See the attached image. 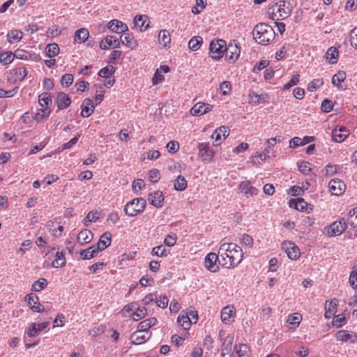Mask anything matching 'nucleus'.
<instances>
[{
	"label": "nucleus",
	"instance_id": "28",
	"mask_svg": "<svg viewBox=\"0 0 357 357\" xmlns=\"http://www.w3.org/2000/svg\"><path fill=\"white\" fill-rule=\"evenodd\" d=\"M346 79V73L344 71H339L333 76L332 83L339 89H342V82Z\"/></svg>",
	"mask_w": 357,
	"mask_h": 357
},
{
	"label": "nucleus",
	"instance_id": "41",
	"mask_svg": "<svg viewBox=\"0 0 357 357\" xmlns=\"http://www.w3.org/2000/svg\"><path fill=\"white\" fill-rule=\"evenodd\" d=\"M187 188V181L185 177L179 175L177 176L176 179V182L174 183V188L178 191H183Z\"/></svg>",
	"mask_w": 357,
	"mask_h": 357
},
{
	"label": "nucleus",
	"instance_id": "25",
	"mask_svg": "<svg viewBox=\"0 0 357 357\" xmlns=\"http://www.w3.org/2000/svg\"><path fill=\"white\" fill-rule=\"evenodd\" d=\"M235 311L233 307H225L221 312V320L225 324L231 322V319L234 317Z\"/></svg>",
	"mask_w": 357,
	"mask_h": 357
},
{
	"label": "nucleus",
	"instance_id": "43",
	"mask_svg": "<svg viewBox=\"0 0 357 357\" xmlns=\"http://www.w3.org/2000/svg\"><path fill=\"white\" fill-rule=\"evenodd\" d=\"M228 128L227 126H220L211 135V137L215 139L216 145L220 144L221 142L222 132H227Z\"/></svg>",
	"mask_w": 357,
	"mask_h": 357
},
{
	"label": "nucleus",
	"instance_id": "64",
	"mask_svg": "<svg viewBox=\"0 0 357 357\" xmlns=\"http://www.w3.org/2000/svg\"><path fill=\"white\" fill-rule=\"evenodd\" d=\"M351 45L357 49V27L351 30L350 33Z\"/></svg>",
	"mask_w": 357,
	"mask_h": 357
},
{
	"label": "nucleus",
	"instance_id": "56",
	"mask_svg": "<svg viewBox=\"0 0 357 357\" xmlns=\"http://www.w3.org/2000/svg\"><path fill=\"white\" fill-rule=\"evenodd\" d=\"M299 82V75L296 74L294 75L292 78L284 85L283 89L284 90H288L292 86L296 85Z\"/></svg>",
	"mask_w": 357,
	"mask_h": 357
},
{
	"label": "nucleus",
	"instance_id": "47",
	"mask_svg": "<svg viewBox=\"0 0 357 357\" xmlns=\"http://www.w3.org/2000/svg\"><path fill=\"white\" fill-rule=\"evenodd\" d=\"M38 102L42 107L47 106L52 103V98L48 93L44 92L39 96Z\"/></svg>",
	"mask_w": 357,
	"mask_h": 357
},
{
	"label": "nucleus",
	"instance_id": "18",
	"mask_svg": "<svg viewBox=\"0 0 357 357\" xmlns=\"http://www.w3.org/2000/svg\"><path fill=\"white\" fill-rule=\"evenodd\" d=\"M349 134V130L346 128L341 126L339 128L333 130L332 138L335 142H342L348 137Z\"/></svg>",
	"mask_w": 357,
	"mask_h": 357
},
{
	"label": "nucleus",
	"instance_id": "24",
	"mask_svg": "<svg viewBox=\"0 0 357 357\" xmlns=\"http://www.w3.org/2000/svg\"><path fill=\"white\" fill-rule=\"evenodd\" d=\"M93 233L88 229H84L81 231L77 235V242L81 245L86 244L91 241L93 239Z\"/></svg>",
	"mask_w": 357,
	"mask_h": 357
},
{
	"label": "nucleus",
	"instance_id": "30",
	"mask_svg": "<svg viewBox=\"0 0 357 357\" xmlns=\"http://www.w3.org/2000/svg\"><path fill=\"white\" fill-rule=\"evenodd\" d=\"M66 263L63 251H57L55 255V259L52 262V266L56 268H62L66 265Z\"/></svg>",
	"mask_w": 357,
	"mask_h": 357
},
{
	"label": "nucleus",
	"instance_id": "31",
	"mask_svg": "<svg viewBox=\"0 0 357 357\" xmlns=\"http://www.w3.org/2000/svg\"><path fill=\"white\" fill-rule=\"evenodd\" d=\"M198 148L199 154L204 160H207L212 157V151L209 150L208 144L199 143Z\"/></svg>",
	"mask_w": 357,
	"mask_h": 357
},
{
	"label": "nucleus",
	"instance_id": "15",
	"mask_svg": "<svg viewBox=\"0 0 357 357\" xmlns=\"http://www.w3.org/2000/svg\"><path fill=\"white\" fill-rule=\"evenodd\" d=\"M151 332H146V333H144L137 330L131 334L130 340L134 344H141L148 340L151 337Z\"/></svg>",
	"mask_w": 357,
	"mask_h": 357
},
{
	"label": "nucleus",
	"instance_id": "27",
	"mask_svg": "<svg viewBox=\"0 0 357 357\" xmlns=\"http://www.w3.org/2000/svg\"><path fill=\"white\" fill-rule=\"evenodd\" d=\"M121 43L131 49H134L137 45V40L129 33H124L121 36Z\"/></svg>",
	"mask_w": 357,
	"mask_h": 357
},
{
	"label": "nucleus",
	"instance_id": "26",
	"mask_svg": "<svg viewBox=\"0 0 357 357\" xmlns=\"http://www.w3.org/2000/svg\"><path fill=\"white\" fill-rule=\"evenodd\" d=\"M337 306V300H336V299L327 301L326 302L325 317L326 319H330L331 317V316L334 314V312L335 311Z\"/></svg>",
	"mask_w": 357,
	"mask_h": 357
},
{
	"label": "nucleus",
	"instance_id": "51",
	"mask_svg": "<svg viewBox=\"0 0 357 357\" xmlns=\"http://www.w3.org/2000/svg\"><path fill=\"white\" fill-rule=\"evenodd\" d=\"M336 338L340 340V341H342V342H347L349 341L351 337V335H350V333H349L348 331H346V330H341V331H339L336 335Z\"/></svg>",
	"mask_w": 357,
	"mask_h": 357
},
{
	"label": "nucleus",
	"instance_id": "57",
	"mask_svg": "<svg viewBox=\"0 0 357 357\" xmlns=\"http://www.w3.org/2000/svg\"><path fill=\"white\" fill-rule=\"evenodd\" d=\"M166 148L169 153H175L179 149V144L176 141H170L167 143Z\"/></svg>",
	"mask_w": 357,
	"mask_h": 357
},
{
	"label": "nucleus",
	"instance_id": "21",
	"mask_svg": "<svg viewBox=\"0 0 357 357\" xmlns=\"http://www.w3.org/2000/svg\"><path fill=\"white\" fill-rule=\"evenodd\" d=\"M163 200L164 195L160 190L154 191L153 193L149 194V201L150 202V204L155 207H162Z\"/></svg>",
	"mask_w": 357,
	"mask_h": 357
},
{
	"label": "nucleus",
	"instance_id": "5",
	"mask_svg": "<svg viewBox=\"0 0 357 357\" xmlns=\"http://www.w3.org/2000/svg\"><path fill=\"white\" fill-rule=\"evenodd\" d=\"M226 50V42L222 39H213L210 43V56L214 60L218 61L222 58Z\"/></svg>",
	"mask_w": 357,
	"mask_h": 357
},
{
	"label": "nucleus",
	"instance_id": "23",
	"mask_svg": "<svg viewBox=\"0 0 357 357\" xmlns=\"http://www.w3.org/2000/svg\"><path fill=\"white\" fill-rule=\"evenodd\" d=\"M94 110L93 102L89 98L83 100L82 105L81 115L83 117H89L91 115Z\"/></svg>",
	"mask_w": 357,
	"mask_h": 357
},
{
	"label": "nucleus",
	"instance_id": "42",
	"mask_svg": "<svg viewBox=\"0 0 357 357\" xmlns=\"http://www.w3.org/2000/svg\"><path fill=\"white\" fill-rule=\"evenodd\" d=\"M8 42L12 43L13 42H18L22 38V32L17 30H11L7 35Z\"/></svg>",
	"mask_w": 357,
	"mask_h": 357
},
{
	"label": "nucleus",
	"instance_id": "32",
	"mask_svg": "<svg viewBox=\"0 0 357 357\" xmlns=\"http://www.w3.org/2000/svg\"><path fill=\"white\" fill-rule=\"evenodd\" d=\"M98 252V250H96V245H93L87 249L82 250L79 253V255L83 259H90L93 258Z\"/></svg>",
	"mask_w": 357,
	"mask_h": 357
},
{
	"label": "nucleus",
	"instance_id": "2",
	"mask_svg": "<svg viewBox=\"0 0 357 357\" xmlns=\"http://www.w3.org/2000/svg\"><path fill=\"white\" fill-rule=\"evenodd\" d=\"M275 33L273 27L266 23L257 24L253 29V37L256 42L267 45L275 38Z\"/></svg>",
	"mask_w": 357,
	"mask_h": 357
},
{
	"label": "nucleus",
	"instance_id": "14",
	"mask_svg": "<svg viewBox=\"0 0 357 357\" xmlns=\"http://www.w3.org/2000/svg\"><path fill=\"white\" fill-rule=\"evenodd\" d=\"M110 47H112L113 48L120 47V41L116 37L107 36L100 43V47L102 50H107Z\"/></svg>",
	"mask_w": 357,
	"mask_h": 357
},
{
	"label": "nucleus",
	"instance_id": "37",
	"mask_svg": "<svg viewBox=\"0 0 357 357\" xmlns=\"http://www.w3.org/2000/svg\"><path fill=\"white\" fill-rule=\"evenodd\" d=\"M326 59L329 63L333 64L337 63V58L338 56V50L335 47H331L326 52Z\"/></svg>",
	"mask_w": 357,
	"mask_h": 357
},
{
	"label": "nucleus",
	"instance_id": "17",
	"mask_svg": "<svg viewBox=\"0 0 357 357\" xmlns=\"http://www.w3.org/2000/svg\"><path fill=\"white\" fill-rule=\"evenodd\" d=\"M111 238H112V234L110 232L107 231V232H105L104 234H102L100 236L97 245H96V250H98V252L102 251L105 249H106L107 247H109L112 242Z\"/></svg>",
	"mask_w": 357,
	"mask_h": 357
},
{
	"label": "nucleus",
	"instance_id": "40",
	"mask_svg": "<svg viewBox=\"0 0 357 357\" xmlns=\"http://www.w3.org/2000/svg\"><path fill=\"white\" fill-rule=\"evenodd\" d=\"M234 335H228L224 340L222 344V351H232V344L234 341Z\"/></svg>",
	"mask_w": 357,
	"mask_h": 357
},
{
	"label": "nucleus",
	"instance_id": "58",
	"mask_svg": "<svg viewBox=\"0 0 357 357\" xmlns=\"http://www.w3.org/2000/svg\"><path fill=\"white\" fill-rule=\"evenodd\" d=\"M250 101L255 104H259L260 102H264L265 98L264 95H258L253 92L250 94Z\"/></svg>",
	"mask_w": 357,
	"mask_h": 357
},
{
	"label": "nucleus",
	"instance_id": "3",
	"mask_svg": "<svg viewBox=\"0 0 357 357\" xmlns=\"http://www.w3.org/2000/svg\"><path fill=\"white\" fill-rule=\"evenodd\" d=\"M291 12L290 3L285 1L280 0L268 8V14L272 20H278L280 19L284 20L287 18Z\"/></svg>",
	"mask_w": 357,
	"mask_h": 357
},
{
	"label": "nucleus",
	"instance_id": "13",
	"mask_svg": "<svg viewBox=\"0 0 357 357\" xmlns=\"http://www.w3.org/2000/svg\"><path fill=\"white\" fill-rule=\"evenodd\" d=\"M50 324V322L45 321L41 324H36V323H32L29 325L28 330H27V335L31 337H35L38 336L40 331L45 329L48 325Z\"/></svg>",
	"mask_w": 357,
	"mask_h": 357
},
{
	"label": "nucleus",
	"instance_id": "59",
	"mask_svg": "<svg viewBox=\"0 0 357 357\" xmlns=\"http://www.w3.org/2000/svg\"><path fill=\"white\" fill-rule=\"evenodd\" d=\"M269 64V61L268 60H262L257 63L255 67L253 68V73H259L262 69L267 67Z\"/></svg>",
	"mask_w": 357,
	"mask_h": 357
},
{
	"label": "nucleus",
	"instance_id": "39",
	"mask_svg": "<svg viewBox=\"0 0 357 357\" xmlns=\"http://www.w3.org/2000/svg\"><path fill=\"white\" fill-rule=\"evenodd\" d=\"M45 51L48 57H54L59 53V47L56 43L49 44L47 45Z\"/></svg>",
	"mask_w": 357,
	"mask_h": 357
},
{
	"label": "nucleus",
	"instance_id": "9",
	"mask_svg": "<svg viewBox=\"0 0 357 357\" xmlns=\"http://www.w3.org/2000/svg\"><path fill=\"white\" fill-rule=\"evenodd\" d=\"M226 52V59L230 63H234L240 56V47L238 46V44L236 41H234V43H230L227 47Z\"/></svg>",
	"mask_w": 357,
	"mask_h": 357
},
{
	"label": "nucleus",
	"instance_id": "10",
	"mask_svg": "<svg viewBox=\"0 0 357 357\" xmlns=\"http://www.w3.org/2000/svg\"><path fill=\"white\" fill-rule=\"evenodd\" d=\"M330 192L335 195H341L344 193L346 185L344 183L338 178L332 179L328 183Z\"/></svg>",
	"mask_w": 357,
	"mask_h": 357
},
{
	"label": "nucleus",
	"instance_id": "20",
	"mask_svg": "<svg viewBox=\"0 0 357 357\" xmlns=\"http://www.w3.org/2000/svg\"><path fill=\"white\" fill-rule=\"evenodd\" d=\"M239 189L246 197L256 195L257 194V189L253 187L249 181H242L239 184Z\"/></svg>",
	"mask_w": 357,
	"mask_h": 357
},
{
	"label": "nucleus",
	"instance_id": "8",
	"mask_svg": "<svg viewBox=\"0 0 357 357\" xmlns=\"http://www.w3.org/2000/svg\"><path fill=\"white\" fill-rule=\"evenodd\" d=\"M221 259L219 253L216 255L214 252L208 253L205 257V266L212 273L219 271V266L216 265L217 261Z\"/></svg>",
	"mask_w": 357,
	"mask_h": 357
},
{
	"label": "nucleus",
	"instance_id": "52",
	"mask_svg": "<svg viewBox=\"0 0 357 357\" xmlns=\"http://www.w3.org/2000/svg\"><path fill=\"white\" fill-rule=\"evenodd\" d=\"M152 255L162 257L167 255V249L163 245L154 247L151 251Z\"/></svg>",
	"mask_w": 357,
	"mask_h": 357
},
{
	"label": "nucleus",
	"instance_id": "33",
	"mask_svg": "<svg viewBox=\"0 0 357 357\" xmlns=\"http://www.w3.org/2000/svg\"><path fill=\"white\" fill-rule=\"evenodd\" d=\"M234 350L238 357H250V350L249 347L245 344H241L238 346L235 345Z\"/></svg>",
	"mask_w": 357,
	"mask_h": 357
},
{
	"label": "nucleus",
	"instance_id": "38",
	"mask_svg": "<svg viewBox=\"0 0 357 357\" xmlns=\"http://www.w3.org/2000/svg\"><path fill=\"white\" fill-rule=\"evenodd\" d=\"M202 41L203 39L201 36H194L190 40L188 47L191 50L197 51L199 49Z\"/></svg>",
	"mask_w": 357,
	"mask_h": 357
},
{
	"label": "nucleus",
	"instance_id": "4",
	"mask_svg": "<svg viewBox=\"0 0 357 357\" xmlns=\"http://www.w3.org/2000/svg\"><path fill=\"white\" fill-rule=\"evenodd\" d=\"M146 206V202L144 198H135L126 204L124 211L128 216L134 217L142 213Z\"/></svg>",
	"mask_w": 357,
	"mask_h": 357
},
{
	"label": "nucleus",
	"instance_id": "45",
	"mask_svg": "<svg viewBox=\"0 0 357 357\" xmlns=\"http://www.w3.org/2000/svg\"><path fill=\"white\" fill-rule=\"evenodd\" d=\"M15 57V54L12 52H6L0 54V62L3 65L10 63Z\"/></svg>",
	"mask_w": 357,
	"mask_h": 357
},
{
	"label": "nucleus",
	"instance_id": "12",
	"mask_svg": "<svg viewBox=\"0 0 357 357\" xmlns=\"http://www.w3.org/2000/svg\"><path fill=\"white\" fill-rule=\"evenodd\" d=\"M213 105L208 103L199 102L196 103L190 109V112L193 116H200L211 111Z\"/></svg>",
	"mask_w": 357,
	"mask_h": 357
},
{
	"label": "nucleus",
	"instance_id": "1",
	"mask_svg": "<svg viewBox=\"0 0 357 357\" xmlns=\"http://www.w3.org/2000/svg\"><path fill=\"white\" fill-rule=\"evenodd\" d=\"M221 259L219 264L225 268L235 267L243 258V252L240 246L236 243H222L218 250Z\"/></svg>",
	"mask_w": 357,
	"mask_h": 357
},
{
	"label": "nucleus",
	"instance_id": "19",
	"mask_svg": "<svg viewBox=\"0 0 357 357\" xmlns=\"http://www.w3.org/2000/svg\"><path fill=\"white\" fill-rule=\"evenodd\" d=\"M108 28L111 31L117 33H124L128 30V26L125 23L117 20H111L109 22Z\"/></svg>",
	"mask_w": 357,
	"mask_h": 357
},
{
	"label": "nucleus",
	"instance_id": "55",
	"mask_svg": "<svg viewBox=\"0 0 357 357\" xmlns=\"http://www.w3.org/2000/svg\"><path fill=\"white\" fill-rule=\"evenodd\" d=\"M324 80L322 79H316L309 83L307 89L310 91H314L319 86L323 85Z\"/></svg>",
	"mask_w": 357,
	"mask_h": 357
},
{
	"label": "nucleus",
	"instance_id": "49",
	"mask_svg": "<svg viewBox=\"0 0 357 357\" xmlns=\"http://www.w3.org/2000/svg\"><path fill=\"white\" fill-rule=\"evenodd\" d=\"M15 79L22 81L27 75V70L25 68H18L13 70Z\"/></svg>",
	"mask_w": 357,
	"mask_h": 357
},
{
	"label": "nucleus",
	"instance_id": "63",
	"mask_svg": "<svg viewBox=\"0 0 357 357\" xmlns=\"http://www.w3.org/2000/svg\"><path fill=\"white\" fill-rule=\"evenodd\" d=\"M177 237L176 234H169L165 238V243L167 246H173L176 244Z\"/></svg>",
	"mask_w": 357,
	"mask_h": 357
},
{
	"label": "nucleus",
	"instance_id": "54",
	"mask_svg": "<svg viewBox=\"0 0 357 357\" xmlns=\"http://www.w3.org/2000/svg\"><path fill=\"white\" fill-rule=\"evenodd\" d=\"M298 169L303 174H309L311 171L310 163L307 161H302L298 164Z\"/></svg>",
	"mask_w": 357,
	"mask_h": 357
},
{
	"label": "nucleus",
	"instance_id": "46",
	"mask_svg": "<svg viewBox=\"0 0 357 357\" xmlns=\"http://www.w3.org/2000/svg\"><path fill=\"white\" fill-rule=\"evenodd\" d=\"M50 113L51 109L48 107L39 109L35 115V120L38 122H40L43 118L49 116Z\"/></svg>",
	"mask_w": 357,
	"mask_h": 357
},
{
	"label": "nucleus",
	"instance_id": "6",
	"mask_svg": "<svg viewBox=\"0 0 357 357\" xmlns=\"http://www.w3.org/2000/svg\"><path fill=\"white\" fill-rule=\"evenodd\" d=\"M347 224L344 218L335 221L330 225L326 229L327 234L330 236H336L342 234L347 229Z\"/></svg>",
	"mask_w": 357,
	"mask_h": 357
},
{
	"label": "nucleus",
	"instance_id": "7",
	"mask_svg": "<svg viewBox=\"0 0 357 357\" xmlns=\"http://www.w3.org/2000/svg\"><path fill=\"white\" fill-rule=\"evenodd\" d=\"M282 248L285 250V252L290 259L296 260L301 255L299 248L293 242H284L282 244Z\"/></svg>",
	"mask_w": 357,
	"mask_h": 357
},
{
	"label": "nucleus",
	"instance_id": "44",
	"mask_svg": "<svg viewBox=\"0 0 357 357\" xmlns=\"http://www.w3.org/2000/svg\"><path fill=\"white\" fill-rule=\"evenodd\" d=\"M47 285V281L45 278H40L36 281L31 286V291H40L44 289Z\"/></svg>",
	"mask_w": 357,
	"mask_h": 357
},
{
	"label": "nucleus",
	"instance_id": "35",
	"mask_svg": "<svg viewBox=\"0 0 357 357\" xmlns=\"http://www.w3.org/2000/svg\"><path fill=\"white\" fill-rule=\"evenodd\" d=\"M159 43L164 47H167L171 42L170 34L167 30H161L158 34Z\"/></svg>",
	"mask_w": 357,
	"mask_h": 357
},
{
	"label": "nucleus",
	"instance_id": "11",
	"mask_svg": "<svg viewBox=\"0 0 357 357\" xmlns=\"http://www.w3.org/2000/svg\"><path fill=\"white\" fill-rule=\"evenodd\" d=\"M25 300L33 312H41L44 311V307L38 303L39 298L36 294L33 293L28 294Z\"/></svg>",
	"mask_w": 357,
	"mask_h": 357
},
{
	"label": "nucleus",
	"instance_id": "60",
	"mask_svg": "<svg viewBox=\"0 0 357 357\" xmlns=\"http://www.w3.org/2000/svg\"><path fill=\"white\" fill-rule=\"evenodd\" d=\"M333 104L331 100L325 99L321 103V110L324 112H330L333 109Z\"/></svg>",
	"mask_w": 357,
	"mask_h": 357
},
{
	"label": "nucleus",
	"instance_id": "61",
	"mask_svg": "<svg viewBox=\"0 0 357 357\" xmlns=\"http://www.w3.org/2000/svg\"><path fill=\"white\" fill-rule=\"evenodd\" d=\"M169 300L165 296L160 295L159 299L155 300L156 305L161 308H166L168 305Z\"/></svg>",
	"mask_w": 357,
	"mask_h": 357
},
{
	"label": "nucleus",
	"instance_id": "34",
	"mask_svg": "<svg viewBox=\"0 0 357 357\" xmlns=\"http://www.w3.org/2000/svg\"><path fill=\"white\" fill-rule=\"evenodd\" d=\"M177 321L183 329L188 330L190 328L192 321L189 315L180 314L178 317Z\"/></svg>",
	"mask_w": 357,
	"mask_h": 357
},
{
	"label": "nucleus",
	"instance_id": "48",
	"mask_svg": "<svg viewBox=\"0 0 357 357\" xmlns=\"http://www.w3.org/2000/svg\"><path fill=\"white\" fill-rule=\"evenodd\" d=\"M146 313L147 310L146 307H137L136 310L132 313L133 320L138 321L142 318H144Z\"/></svg>",
	"mask_w": 357,
	"mask_h": 357
},
{
	"label": "nucleus",
	"instance_id": "29",
	"mask_svg": "<svg viewBox=\"0 0 357 357\" xmlns=\"http://www.w3.org/2000/svg\"><path fill=\"white\" fill-rule=\"evenodd\" d=\"M89 36V31L85 28L77 29L75 33V41L82 43L85 42Z\"/></svg>",
	"mask_w": 357,
	"mask_h": 357
},
{
	"label": "nucleus",
	"instance_id": "16",
	"mask_svg": "<svg viewBox=\"0 0 357 357\" xmlns=\"http://www.w3.org/2000/svg\"><path fill=\"white\" fill-rule=\"evenodd\" d=\"M55 102L59 109H64L70 106L71 99L69 96L64 92H59L57 94Z\"/></svg>",
	"mask_w": 357,
	"mask_h": 357
},
{
	"label": "nucleus",
	"instance_id": "50",
	"mask_svg": "<svg viewBox=\"0 0 357 357\" xmlns=\"http://www.w3.org/2000/svg\"><path fill=\"white\" fill-rule=\"evenodd\" d=\"M116 68L113 66H107L100 70L98 75L102 77H107L114 73Z\"/></svg>",
	"mask_w": 357,
	"mask_h": 357
},
{
	"label": "nucleus",
	"instance_id": "22",
	"mask_svg": "<svg viewBox=\"0 0 357 357\" xmlns=\"http://www.w3.org/2000/svg\"><path fill=\"white\" fill-rule=\"evenodd\" d=\"M148 17L144 15H139L135 17L133 22L135 26L141 31H146L149 27V21L146 23Z\"/></svg>",
	"mask_w": 357,
	"mask_h": 357
},
{
	"label": "nucleus",
	"instance_id": "36",
	"mask_svg": "<svg viewBox=\"0 0 357 357\" xmlns=\"http://www.w3.org/2000/svg\"><path fill=\"white\" fill-rule=\"evenodd\" d=\"M100 217V213L98 211H90L86 218L83 220V224L88 227L90 223L96 222Z\"/></svg>",
	"mask_w": 357,
	"mask_h": 357
},
{
	"label": "nucleus",
	"instance_id": "53",
	"mask_svg": "<svg viewBox=\"0 0 357 357\" xmlns=\"http://www.w3.org/2000/svg\"><path fill=\"white\" fill-rule=\"evenodd\" d=\"M74 80V77L72 74H65L62 76L61 83L66 87L70 86Z\"/></svg>",
	"mask_w": 357,
	"mask_h": 357
},
{
	"label": "nucleus",
	"instance_id": "62",
	"mask_svg": "<svg viewBox=\"0 0 357 357\" xmlns=\"http://www.w3.org/2000/svg\"><path fill=\"white\" fill-rule=\"evenodd\" d=\"M345 317H342V314H338L334 317L333 325L337 328H340L345 323Z\"/></svg>",
	"mask_w": 357,
	"mask_h": 357
}]
</instances>
